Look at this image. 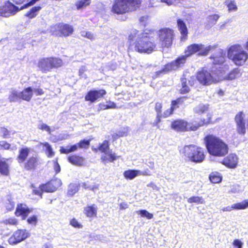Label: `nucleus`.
Listing matches in <instances>:
<instances>
[{
    "instance_id": "obj_24",
    "label": "nucleus",
    "mask_w": 248,
    "mask_h": 248,
    "mask_svg": "<svg viewBox=\"0 0 248 248\" xmlns=\"http://www.w3.org/2000/svg\"><path fill=\"white\" fill-rule=\"evenodd\" d=\"M20 93V99L30 101L33 96V90L31 87H28Z\"/></svg>"
},
{
    "instance_id": "obj_47",
    "label": "nucleus",
    "mask_w": 248,
    "mask_h": 248,
    "mask_svg": "<svg viewBox=\"0 0 248 248\" xmlns=\"http://www.w3.org/2000/svg\"><path fill=\"white\" fill-rule=\"evenodd\" d=\"M37 127L39 129L46 131L48 134L51 133L50 127L45 124L41 123L38 125Z\"/></svg>"
},
{
    "instance_id": "obj_61",
    "label": "nucleus",
    "mask_w": 248,
    "mask_h": 248,
    "mask_svg": "<svg viewBox=\"0 0 248 248\" xmlns=\"http://www.w3.org/2000/svg\"><path fill=\"white\" fill-rule=\"evenodd\" d=\"M162 117V115H157L156 114V120L153 123V125L154 126H157V127H159L158 124L160 122L161 118Z\"/></svg>"
},
{
    "instance_id": "obj_23",
    "label": "nucleus",
    "mask_w": 248,
    "mask_h": 248,
    "mask_svg": "<svg viewBox=\"0 0 248 248\" xmlns=\"http://www.w3.org/2000/svg\"><path fill=\"white\" fill-rule=\"evenodd\" d=\"M38 159L36 157H30L24 164V168L27 170H31L36 169L37 166Z\"/></svg>"
},
{
    "instance_id": "obj_51",
    "label": "nucleus",
    "mask_w": 248,
    "mask_h": 248,
    "mask_svg": "<svg viewBox=\"0 0 248 248\" xmlns=\"http://www.w3.org/2000/svg\"><path fill=\"white\" fill-rule=\"evenodd\" d=\"M243 189L241 188V186L238 185H236L232 186L230 192L233 193H239Z\"/></svg>"
},
{
    "instance_id": "obj_22",
    "label": "nucleus",
    "mask_w": 248,
    "mask_h": 248,
    "mask_svg": "<svg viewBox=\"0 0 248 248\" xmlns=\"http://www.w3.org/2000/svg\"><path fill=\"white\" fill-rule=\"evenodd\" d=\"M97 206L93 204L91 205H88L84 207V212L87 217H93L96 216L97 211Z\"/></svg>"
},
{
    "instance_id": "obj_32",
    "label": "nucleus",
    "mask_w": 248,
    "mask_h": 248,
    "mask_svg": "<svg viewBox=\"0 0 248 248\" xmlns=\"http://www.w3.org/2000/svg\"><path fill=\"white\" fill-rule=\"evenodd\" d=\"M74 28L72 25L63 24V36H68L72 34Z\"/></svg>"
},
{
    "instance_id": "obj_42",
    "label": "nucleus",
    "mask_w": 248,
    "mask_h": 248,
    "mask_svg": "<svg viewBox=\"0 0 248 248\" xmlns=\"http://www.w3.org/2000/svg\"><path fill=\"white\" fill-rule=\"evenodd\" d=\"M225 3L227 6L229 11H236L237 10V5L234 0H227L225 1Z\"/></svg>"
},
{
    "instance_id": "obj_56",
    "label": "nucleus",
    "mask_w": 248,
    "mask_h": 248,
    "mask_svg": "<svg viewBox=\"0 0 248 248\" xmlns=\"http://www.w3.org/2000/svg\"><path fill=\"white\" fill-rule=\"evenodd\" d=\"M209 123V121H206L205 119H204L202 121H201V122L198 124L197 125H194L192 126V130H196L199 127L202 126L204 124H207Z\"/></svg>"
},
{
    "instance_id": "obj_1",
    "label": "nucleus",
    "mask_w": 248,
    "mask_h": 248,
    "mask_svg": "<svg viewBox=\"0 0 248 248\" xmlns=\"http://www.w3.org/2000/svg\"><path fill=\"white\" fill-rule=\"evenodd\" d=\"M216 48V46H208L205 47L202 44H193L188 46L185 50V55L178 57L175 60L167 63L161 70L155 72L156 77L165 74L172 70H176L182 67L186 62L188 57L197 53L199 56H206L209 52Z\"/></svg>"
},
{
    "instance_id": "obj_2",
    "label": "nucleus",
    "mask_w": 248,
    "mask_h": 248,
    "mask_svg": "<svg viewBox=\"0 0 248 248\" xmlns=\"http://www.w3.org/2000/svg\"><path fill=\"white\" fill-rule=\"evenodd\" d=\"M129 49L142 53L150 54L155 50V44L147 35L136 30H132L128 36Z\"/></svg>"
},
{
    "instance_id": "obj_33",
    "label": "nucleus",
    "mask_w": 248,
    "mask_h": 248,
    "mask_svg": "<svg viewBox=\"0 0 248 248\" xmlns=\"http://www.w3.org/2000/svg\"><path fill=\"white\" fill-rule=\"evenodd\" d=\"M209 105L207 104H200L194 108V110L195 113L200 114L206 111Z\"/></svg>"
},
{
    "instance_id": "obj_34",
    "label": "nucleus",
    "mask_w": 248,
    "mask_h": 248,
    "mask_svg": "<svg viewBox=\"0 0 248 248\" xmlns=\"http://www.w3.org/2000/svg\"><path fill=\"white\" fill-rule=\"evenodd\" d=\"M99 150L105 154H108V152L111 150L109 149V143L108 140H105L103 142L99 145Z\"/></svg>"
},
{
    "instance_id": "obj_28",
    "label": "nucleus",
    "mask_w": 248,
    "mask_h": 248,
    "mask_svg": "<svg viewBox=\"0 0 248 248\" xmlns=\"http://www.w3.org/2000/svg\"><path fill=\"white\" fill-rule=\"evenodd\" d=\"M50 32L53 35L61 36L62 35V24L59 23L50 27Z\"/></svg>"
},
{
    "instance_id": "obj_17",
    "label": "nucleus",
    "mask_w": 248,
    "mask_h": 248,
    "mask_svg": "<svg viewBox=\"0 0 248 248\" xmlns=\"http://www.w3.org/2000/svg\"><path fill=\"white\" fill-rule=\"evenodd\" d=\"M213 59V63L215 65H221L224 63L225 60V53L221 49H218L217 54H214L211 57Z\"/></svg>"
},
{
    "instance_id": "obj_36",
    "label": "nucleus",
    "mask_w": 248,
    "mask_h": 248,
    "mask_svg": "<svg viewBox=\"0 0 248 248\" xmlns=\"http://www.w3.org/2000/svg\"><path fill=\"white\" fill-rule=\"evenodd\" d=\"M233 207L235 210H244L248 208V200L233 204Z\"/></svg>"
},
{
    "instance_id": "obj_16",
    "label": "nucleus",
    "mask_w": 248,
    "mask_h": 248,
    "mask_svg": "<svg viewBox=\"0 0 248 248\" xmlns=\"http://www.w3.org/2000/svg\"><path fill=\"white\" fill-rule=\"evenodd\" d=\"M32 211V209L29 208L26 204L20 203L17 205L15 214L17 217L21 216L22 219L24 220Z\"/></svg>"
},
{
    "instance_id": "obj_40",
    "label": "nucleus",
    "mask_w": 248,
    "mask_h": 248,
    "mask_svg": "<svg viewBox=\"0 0 248 248\" xmlns=\"http://www.w3.org/2000/svg\"><path fill=\"white\" fill-rule=\"evenodd\" d=\"M91 0H80L76 2V6L78 10H79L84 7L89 5Z\"/></svg>"
},
{
    "instance_id": "obj_57",
    "label": "nucleus",
    "mask_w": 248,
    "mask_h": 248,
    "mask_svg": "<svg viewBox=\"0 0 248 248\" xmlns=\"http://www.w3.org/2000/svg\"><path fill=\"white\" fill-rule=\"evenodd\" d=\"M112 151L108 152V161L112 162L117 159V157L115 155V154H112Z\"/></svg>"
},
{
    "instance_id": "obj_30",
    "label": "nucleus",
    "mask_w": 248,
    "mask_h": 248,
    "mask_svg": "<svg viewBox=\"0 0 248 248\" xmlns=\"http://www.w3.org/2000/svg\"><path fill=\"white\" fill-rule=\"evenodd\" d=\"M40 145H43V149L48 157H51L54 155V152L53 151L52 147L48 142L40 143Z\"/></svg>"
},
{
    "instance_id": "obj_13",
    "label": "nucleus",
    "mask_w": 248,
    "mask_h": 248,
    "mask_svg": "<svg viewBox=\"0 0 248 248\" xmlns=\"http://www.w3.org/2000/svg\"><path fill=\"white\" fill-rule=\"evenodd\" d=\"M235 122L236 124L237 132L241 135H244L246 132L244 114L243 112H240L235 117Z\"/></svg>"
},
{
    "instance_id": "obj_37",
    "label": "nucleus",
    "mask_w": 248,
    "mask_h": 248,
    "mask_svg": "<svg viewBox=\"0 0 248 248\" xmlns=\"http://www.w3.org/2000/svg\"><path fill=\"white\" fill-rule=\"evenodd\" d=\"M78 190V186L75 184H70L68 186L67 194L70 196H73Z\"/></svg>"
},
{
    "instance_id": "obj_18",
    "label": "nucleus",
    "mask_w": 248,
    "mask_h": 248,
    "mask_svg": "<svg viewBox=\"0 0 248 248\" xmlns=\"http://www.w3.org/2000/svg\"><path fill=\"white\" fill-rule=\"evenodd\" d=\"M60 184V182H58L57 180H53L45 185H42V190L44 192H52L57 189Z\"/></svg>"
},
{
    "instance_id": "obj_8",
    "label": "nucleus",
    "mask_w": 248,
    "mask_h": 248,
    "mask_svg": "<svg viewBox=\"0 0 248 248\" xmlns=\"http://www.w3.org/2000/svg\"><path fill=\"white\" fill-rule=\"evenodd\" d=\"M40 0H31L30 2L24 4L20 8L15 6L12 3L7 2L5 4L0 7V16L8 17L11 15H15L17 11L26 8L35 4Z\"/></svg>"
},
{
    "instance_id": "obj_62",
    "label": "nucleus",
    "mask_w": 248,
    "mask_h": 248,
    "mask_svg": "<svg viewBox=\"0 0 248 248\" xmlns=\"http://www.w3.org/2000/svg\"><path fill=\"white\" fill-rule=\"evenodd\" d=\"M162 117V115H157L156 114V120L153 123V125L154 126H157V127H159L158 124L160 122L161 118Z\"/></svg>"
},
{
    "instance_id": "obj_58",
    "label": "nucleus",
    "mask_w": 248,
    "mask_h": 248,
    "mask_svg": "<svg viewBox=\"0 0 248 248\" xmlns=\"http://www.w3.org/2000/svg\"><path fill=\"white\" fill-rule=\"evenodd\" d=\"M6 224L16 225L17 224V221L15 218H9L5 221Z\"/></svg>"
},
{
    "instance_id": "obj_25",
    "label": "nucleus",
    "mask_w": 248,
    "mask_h": 248,
    "mask_svg": "<svg viewBox=\"0 0 248 248\" xmlns=\"http://www.w3.org/2000/svg\"><path fill=\"white\" fill-rule=\"evenodd\" d=\"M30 149L28 148H23L19 150V155L17 157L18 163L24 162L29 155Z\"/></svg>"
},
{
    "instance_id": "obj_59",
    "label": "nucleus",
    "mask_w": 248,
    "mask_h": 248,
    "mask_svg": "<svg viewBox=\"0 0 248 248\" xmlns=\"http://www.w3.org/2000/svg\"><path fill=\"white\" fill-rule=\"evenodd\" d=\"M233 245L237 248H242L243 243L240 240L235 239L233 241Z\"/></svg>"
},
{
    "instance_id": "obj_45",
    "label": "nucleus",
    "mask_w": 248,
    "mask_h": 248,
    "mask_svg": "<svg viewBox=\"0 0 248 248\" xmlns=\"http://www.w3.org/2000/svg\"><path fill=\"white\" fill-rule=\"evenodd\" d=\"M90 143V140H89L84 139L83 140H80L78 143V146L79 148H84L87 149Z\"/></svg>"
},
{
    "instance_id": "obj_11",
    "label": "nucleus",
    "mask_w": 248,
    "mask_h": 248,
    "mask_svg": "<svg viewBox=\"0 0 248 248\" xmlns=\"http://www.w3.org/2000/svg\"><path fill=\"white\" fill-rule=\"evenodd\" d=\"M196 78L203 85H209L216 81L211 74L207 71H200L197 73Z\"/></svg>"
},
{
    "instance_id": "obj_21",
    "label": "nucleus",
    "mask_w": 248,
    "mask_h": 248,
    "mask_svg": "<svg viewBox=\"0 0 248 248\" xmlns=\"http://www.w3.org/2000/svg\"><path fill=\"white\" fill-rule=\"evenodd\" d=\"M67 159L71 164L77 166H81L83 165L85 162L84 157L76 155H69L67 157Z\"/></svg>"
},
{
    "instance_id": "obj_49",
    "label": "nucleus",
    "mask_w": 248,
    "mask_h": 248,
    "mask_svg": "<svg viewBox=\"0 0 248 248\" xmlns=\"http://www.w3.org/2000/svg\"><path fill=\"white\" fill-rule=\"evenodd\" d=\"M70 224L75 228H81L82 227V225L79 223L75 218H73L72 220H71Z\"/></svg>"
},
{
    "instance_id": "obj_54",
    "label": "nucleus",
    "mask_w": 248,
    "mask_h": 248,
    "mask_svg": "<svg viewBox=\"0 0 248 248\" xmlns=\"http://www.w3.org/2000/svg\"><path fill=\"white\" fill-rule=\"evenodd\" d=\"M81 35L91 40L94 38L93 33L90 31H82Z\"/></svg>"
},
{
    "instance_id": "obj_7",
    "label": "nucleus",
    "mask_w": 248,
    "mask_h": 248,
    "mask_svg": "<svg viewBox=\"0 0 248 248\" xmlns=\"http://www.w3.org/2000/svg\"><path fill=\"white\" fill-rule=\"evenodd\" d=\"M62 61L56 58H46L40 59L37 64L39 70L44 73L50 72L53 68L61 66Z\"/></svg>"
},
{
    "instance_id": "obj_15",
    "label": "nucleus",
    "mask_w": 248,
    "mask_h": 248,
    "mask_svg": "<svg viewBox=\"0 0 248 248\" xmlns=\"http://www.w3.org/2000/svg\"><path fill=\"white\" fill-rule=\"evenodd\" d=\"M238 159L236 155L231 154L225 157L221 163L228 168L234 169L237 166Z\"/></svg>"
},
{
    "instance_id": "obj_19",
    "label": "nucleus",
    "mask_w": 248,
    "mask_h": 248,
    "mask_svg": "<svg viewBox=\"0 0 248 248\" xmlns=\"http://www.w3.org/2000/svg\"><path fill=\"white\" fill-rule=\"evenodd\" d=\"M177 27L181 34V40L185 41L187 39L188 30L186 23L181 19L177 20Z\"/></svg>"
},
{
    "instance_id": "obj_20",
    "label": "nucleus",
    "mask_w": 248,
    "mask_h": 248,
    "mask_svg": "<svg viewBox=\"0 0 248 248\" xmlns=\"http://www.w3.org/2000/svg\"><path fill=\"white\" fill-rule=\"evenodd\" d=\"M187 123L181 120H177L171 124V128L177 131H184L187 130Z\"/></svg>"
},
{
    "instance_id": "obj_4",
    "label": "nucleus",
    "mask_w": 248,
    "mask_h": 248,
    "mask_svg": "<svg viewBox=\"0 0 248 248\" xmlns=\"http://www.w3.org/2000/svg\"><path fill=\"white\" fill-rule=\"evenodd\" d=\"M140 4V0H116L111 11L117 15L123 14L136 10Z\"/></svg>"
},
{
    "instance_id": "obj_10",
    "label": "nucleus",
    "mask_w": 248,
    "mask_h": 248,
    "mask_svg": "<svg viewBox=\"0 0 248 248\" xmlns=\"http://www.w3.org/2000/svg\"><path fill=\"white\" fill-rule=\"evenodd\" d=\"M29 233L26 230H18L9 238L8 242L11 245L17 244L29 236Z\"/></svg>"
},
{
    "instance_id": "obj_29",
    "label": "nucleus",
    "mask_w": 248,
    "mask_h": 248,
    "mask_svg": "<svg viewBox=\"0 0 248 248\" xmlns=\"http://www.w3.org/2000/svg\"><path fill=\"white\" fill-rule=\"evenodd\" d=\"M187 98L186 96H183L178 98L176 100H172L171 106L174 109H175L178 108L180 105H183Z\"/></svg>"
},
{
    "instance_id": "obj_38",
    "label": "nucleus",
    "mask_w": 248,
    "mask_h": 248,
    "mask_svg": "<svg viewBox=\"0 0 248 248\" xmlns=\"http://www.w3.org/2000/svg\"><path fill=\"white\" fill-rule=\"evenodd\" d=\"M78 148H79L78 143L74 145H68L64 148L63 147V154H68L75 152L77 151Z\"/></svg>"
},
{
    "instance_id": "obj_44",
    "label": "nucleus",
    "mask_w": 248,
    "mask_h": 248,
    "mask_svg": "<svg viewBox=\"0 0 248 248\" xmlns=\"http://www.w3.org/2000/svg\"><path fill=\"white\" fill-rule=\"evenodd\" d=\"M219 17V16L218 15L214 14L213 15L208 16L207 18V20L209 24L211 26H213L216 23Z\"/></svg>"
},
{
    "instance_id": "obj_41",
    "label": "nucleus",
    "mask_w": 248,
    "mask_h": 248,
    "mask_svg": "<svg viewBox=\"0 0 248 248\" xmlns=\"http://www.w3.org/2000/svg\"><path fill=\"white\" fill-rule=\"evenodd\" d=\"M136 213L143 217H146L148 219L153 217V214L149 213L146 210L141 209L136 211Z\"/></svg>"
},
{
    "instance_id": "obj_55",
    "label": "nucleus",
    "mask_w": 248,
    "mask_h": 248,
    "mask_svg": "<svg viewBox=\"0 0 248 248\" xmlns=\"http://www.w3.org/2000/svg\"><path fill=\"white\" fill-rule=\"evenodd\" d=\"M174 110V109L171 106L170 108L168 109L167 110L164 112L163 114L162 115V117L164 118H167L169 117L170 114H171L173 113Z\"/></svg>"
},
{
    "instance_id": "obj_52",
    "label": "nucleus",
    "mask_w": 248,
    "mask_h": 248,
    "mask_svg": "<svg viewBox=\"0 0 248 248\" xmlns=\"http://www.w3.org/2000/svg\"><path fill=\"white\" fill-rule=\"evenodd\" d=\"M116 104L113 102H107V104L106 106H105V108H102L101 107V109H109V108H116Z\"/></svg>"
},
{
    "instance_id": "obj_46",
    "label": "nucleus",
    "mask_w": 248,
    "mask_h": 248,
    "mask_svg": "<svg viewBox=\"0 0 248 248\" xmlns=\"http://www.w3.org/2000/svg\"><path fill=\"white\" fill-rule=\"evenodd\" d=\"M176 0H150V3L152 6H154L153 4L155 2H161L166 3L168 5H171L174 1Z\"/></svg>"
},
{
    "instance_id": "obj_48",
    "label": "nucleus",
    "mask_w": 248,
    "mask_h": 248,
    "mask_svg": "<svg viewBox=\"0 0 248 248\" xmlns=\"http://www.w3.org/2000/svg\"><path fill=\"white\" fill-rule=\"evenodd\" d=\"M37 217L35 215H33L27 219V222L29 224L36 225L37 222Z\"/></svg>"
},
{
    "instance_id": "obj_64",
    "label": "nucleus",
    "mask_w": 248,
    "mask_h": 248,
    "mask_svg": "<svg viewBox=\"0 0 248 248\" xmlns=\"http://www.w3.org/2000/svg\"><path fill=\"white\" fill-rule=\"evenodd\" d=\"M54 168L55 171L56 173H59L61 171L60 166L58 164L57 160H56V161H54Z\"/></svg>"
},
{
    "instance_id": "obj_26",
    "label": "nucleus",
    "mask_w": 248,
    "mask_h": 248,
    "mask_svg": "<svg viewBox=\"0 0 248 248\" xmlns=\"http://www.w3.org/2000/svg\"><path fill=\"white\" fill-rule=\"evenodd\" d=\"M18 99H20V93L15 89H11L10 92V94L8 99L10 102L16 101Z\"/></svg>"
},
{
    "instance_id": "obj_6",
    "label": "nucleus",
    "mask_w": 248,
    "mask_h": 248,
    "mask_svg": "<svg viewBox=\"0 0 248 248\" xmlns=\"http://www.w3.org/2000/svg\"><path fill=\"white\" fill-rule=\"evenodd\" d=\"M183 153L186 156L194 162L200 163L204 159L203 150L194 145L185 146Z\"/></svg>"
},
{
    "instance_id": "obj_60",
    "label": "nucleus",
    "mask_w": 248,
    "mask_h": 248,
    "mask_svg": "<svg viewBox=\"0 0 248 248\" xmlns=\"http://www.w3.org/2000/svg\"><path fill=\"white\" fill-rule=\"evenodd\" d=\"M0 146L4 149L8 150L10 149V144L5 141H0Z\"/></svg>"
},
{
    "instance_id": "obj_12",
    "label": "nucleus",
    "mask_w": 248,
    "mask_h": 248,
    "mask_svg": "<svg viewBox=\"0 0 248 248\" xmlns=\"http://www.w3.org/2000/svg\"><path fill=\"white\" fill-rule=\"evenodd\" d=\"M107 93L106 91L103 89L91 90L89 91L85 96V100L93 103L99 98L103 97Z\"/></svg>"
},
{
    "instance_id": "obj_43",
    "label": "nucleus",
    "mask_w": 248,
    "mask_h": 248,
    "mask_svg": "<svg viewBox=\"0 0 248 248\" xmlns=\"http://www.w3.org/2000/svg\"><path fill=\"white\" fill-rule=\"evenodd\" d=\"M209 179L212 183H218L221 181L222 177L218 173H213L210 175Z\"/></svg>"
},
{
    "instance_id": "obj_35",
    "label": "nucleus",
    "mask_w": 248,
    "mask_h": 248,
    "mask_svg": "<svg viewBox=\"0 0 248 248\" xmlns=\"http://www.w3.org/2000/svg\"><path fill=\"white\" fill-rule=\"evenodd\" d=\"M187 202L189 203L204 204L205 202L202 197L192 196L187 199Z\"/></svg>"
},
{
    "instance_id": "obj_27",
    "label": "nucleus",
    "mask_w": 248,
    "mask_h": 248,
    "mask_svg": "<svg viewBox=\"0 0 248 248\" xmlns=\"http://www.w3.org/2000/svg\"><path fill=\"white\" fill-rule=\"evenodd\" d=\"M140 170H125L124 173V177L129 180H132L137 176L139 175Z\"/></svg>"
},
{
    "instance_id": "obj_39",
    "label": "nucleus",
    "mask_w": 248,
    "mask_h": 248,
    "mask_svg": "<svg viewBox=\"0 0 248 248\" xmlns=\"http://www.w3.org/2000/svg\"><path fill=\"white\" fill-rule=\"evenodd\" d=\"M240 72L238 68H235L227 75L226 79L229 80H232L239 77Z\"/></svg>"
},
{
    "instance_id": "obj_50",
    "label": "nucleus",
    "mask_w": 248,
    "mask_h": 248,
    "mask_svg": "<svg viewBox=\"0 0 248 248\" xmlns=\"http://www.w3.org/2000/svg\"><path fill=\"white\" fill-rule=\"evenodd\" d=\"M0 135L3 138H7L9 136V131L5 127L0 128Z\"/></svg>"
},
{
    "instance_id": "obj_14",
    "label": "nucleus",
    "mask_w": 248,
    "mask_h": 248,
    "mask_svg": "<svg viewBox=\"0 0 248 248\" xmlns=\"http://www.w3.org/2000/svg\"><path fill=\"white\" fill-rule=\"evenodd\" d=\"M188 73L184 74L181 78L182 84V88L180 90L181 93L185 94L189 92L190 89L189 86H192L194 84L195 78L194 77H190L189 78H187Z\"/></svg>"
},
{
    "instance_id": "obj_53",
    "label": "nucleus",
    "mask_w": 248,
    "mask_h": 248,
    "mask_svg": "<svg viewBox=\"0 0 248 248\" xmlns=\"http://www.w3.org/2000/svg\"><path fill=\"white\" fill-rule=\"evenodd\" d=\"M162 104L160 103H156L155 106V110L157 115H162L161 113Z\"/></svg>"
},
{
    "instance_id": "obj_3",
    "label": "nucleus",
    "mask_w": 248,
    "mask_h": 248,
    "mask_svg": "<svg viewBox=\"0 0 248 248\" xmlns=\"http://www.w3.org/2000/svg\"><path fill=\"white\" fill-rule=\"evenodd\" d=\"M206 147L208 153L214 156H223L228 153V146L222 140L213 135L205 137Z\"/></svg>"
},
{
    "instance_id": "obj_63",
    "label": "nucleus",
    "mask_w": 248,
    "mask_h": 248,
    "mask_svg": "<svg viewBox=\"0 0 248 248\" xmlns=\"http://www.w3.org/2000/svg\"><path fill=\"white\" fill-rule=\"evenodd\" d=\"M162 117V115H157L156 114V120L153 123V125L154 126H157V127H159L158 124L160 122L161 118Z\"/></svg>"
},
{
    "instance_id": "obj_31",
    "label": "nucleus",
    "mask_w": 248,
    "mask_h": 248,
    "mask_svg": "<svg viewBox=\"0 0 248 248\" xmlns=\"http://www.w3.org/2000/svg\"><path fill=\"white\" fill-rule=\"evenodd\" d=\"M41 9V7L40 6H34L32 7L30 11L27 12L25 16L29 17L30 18H32L35 17L37 15L38 12Z\"/></svg>"
},
{
    "instance_id": "obj_5",
    "label": "nucleus",
    "mask_w": 248,
    "mask_h": 248,
    "mask_svg": "<svg viewBox=\"0 0 248 248\" xmlns=\"http://www.w3.org/2000/svg\"><path fill=\"white\" fill-rule=\"evenodd\" d=\"M228 57L237 65H243L248 58V54L239 45L232 46L228 51Z\"/></svg>"
},
{
    "instance_id": "obj_9",
    "label": "nucleus",
    "mask_w": 248,
    "mask_h": 248,
    "mask_svg": "<svg viewBox=\"0 0 248 248\" xmlns=\"http://www.w3.org/2000/svg\"><path fill=\"white\" fill-rule=\"evenodd\" d=\"M159 40L162 47H170L172 43L173 31L168 28L161 29L158 32Z\"/></svg>"
}]
</instances>
